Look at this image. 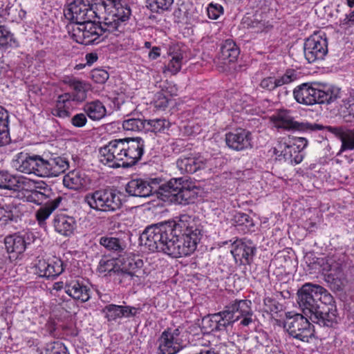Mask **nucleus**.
I'll return each instance as SVG.
<instances>
[{
	"label": "nucleus",
	"instance_id": "34",
	"mask_svg": "<svg viewBox=\"0 0 354 354\" xmlns=\"http://www.w3.org/2000/svg\"><path fill=\"white\" fill-rule=\"evenodd\" d=\"M63 183L71 189H81L85 184L84 174L80 170H73L64 176Z\"/></svg>",
	"mask_w": 354,
	"mask_h": 354
},
{
	"label": "nucleus",
	"instance_id": "20",
	"mask_svg": "<svg viewBox=\"0 0 354 354\" xmlns=\"http://www.w3.org/2000/svg\"><path fill=\"white\" fill-rule=\"evenodd\" d=\"M251 133L244 129H236L225 135L227 145L233 150L243 151L252 147Z\"/></svg>",
	"mask_w": 354,
	"mask_h": 354
},
{
	"label": "nucleus",
	"instance_id": "28",
	"mask_svg": "<svg viewBox=\"0 0 354 354\" xmlns=\"http://www.w3.org/2000/svg\"><path fill=\"white\" fill-rule=\"evenodd\" d=\"M233 221L236 230L240 233L248 234L255 231V225L253 219L245 213H236L234 216Z\"/></svg>",
	"mask_w": 354,
	"mask_h": 354
},
{
	"label": "nucleus",
	"instance_id": "49",
	"mask_svg": "<svg viewBox=\"0 0 354 354\" xmlns=\"http://www.w3.org/2000/svg\"><path fill=\"white\" fill-rule=\"evenodd\" d=\"M292 151L296 152V147L292 145H287L286 142H279L278 146L274 149V151L276 155L283 156L285 159L292 158Z\"/></svg>",
	"mask_w": 354,
	"mask_h": 354
},
{
	"label": "nucleus",
	"instance_id": "11",
	"mask_svg": "<svg viewBox=\"0 0 354 354\" xmlns=\"http://www.w3.org/2000/svg\"><path fill=\"white\" fill-rule=\"evenodd\" d=\"M123 151V139L111 140L100 149V160L110 167H120L124 161Z\"/></svg>",
	"mask_w": 354,
	"mask_h": 354
},
{
	"label": "nucleus",
	"instance_id": "24",
	"mask_svg": "<svg viewBox=\"0 0 354 354\" xmlns=\"http://www.w3.org/2000/svg\"><path fill=\"white\" fill-rule=\"evenodd\" d=\"M328 131L339 138L342 142L340 152L354 149V130L342 127H326Z\"/></svg>",
	"mask_w": 354,
	"mask_h": 354
},
{
	"label": "nucleus",
	"instance_id": "46",
	"mask_svg": "<svg viewBox=\"0 0 354 354\" xmlns=\"http://www.w3.org/2000/svg\"><path fill=\"white\" fill-rule=\"evenodd\" d=\"M35 166L33 174L41 177H48V159L46 160L41 156L37 155Z\"/></svg>",
	"mask_w": 354,
	"mask_h": 354
},
{
	"label": "nucleus",
	"instance_id": "4",
	"mask_svg": "<svg viewBox=\"0 0 354 354\" xmlns=\"http://www.w3.org/2000/svg\"><path fill=\"white\" fill-rule=\"evenodd\" d=\"M178 180H169L165 183H162L161 178H150L148 180L142 179H133L128 183L126 187V192L129 196L136 197H148L156 195L158 198L161 197L168 198L169 190H176L174 185H176Z\"/></svg>",
	"mask_w": 354,
	"mask_h": 354
},
{
	"label": "nucleus",
	"instance_id": "53",
	"mask_svg": "<svg viewBox=\"0 0 354 354\" xmlns=\"http://www.w3.org/2000/svg\"><path fill=\"white\" fill-rule=\"evenodd\" d=\"M207 11L209 18L217 19L223 14V8L220 4L211 3L208 6Z\"/></svg>",
	"mask_w": 354,
	"mask_h": 354
},
{
	"label": "nucleus",
	"instance_id": "30",
	"mask_svg": "<svg viewBox=\"0 0 354 354\" xmlns=\"http://www.w3.org/2000/svg\"><path fill=\"white\" fill-rule=\"evenodd\" d=\"M120 259L107 256L103 257L98 264L97 271L100 274L106 275H115L120 269Z\"/></svg>",
	"mask_w": 354,
	"mask_h": 354
},
{
	"label": "nucleus",
	"instance_id": "14",
	"mask_svg": "<svg viewBox=\"0 0 354 354\" xmlns=\"http://www.w3.org/2000/svg\"><path fill=\"white\" fill-rule=\"evenodd\" d=\"M124 157L122 167L128 168L140 160L144 153L145 141L140 137L123 139Z\"/></svg>",
	"mask_w": 354,
	"mask_h": 354
},
{
	"label": "nucleus",
	"instance_id": "62",
	"mask_svg": "<svg viewBox=\"0 0 354 354\" xmlns=\"http://www.w3.org/2000/svg\"><path fill=\"white\" fill-rule=\"evenodd\" d=\"M252 313L241 316V318H242V319L241 320L240 324L243 326H248L252 322Z\"/></svg>",
	"mask_w": 354,
	"mask_h": 354
},
{
	"label": "nucleus",
	"instance_id": "36",
	"mask_svg": "<svg viewBox=\"0 0 354 354\" xmlns=\"http://www.w3.org/2000/svg\"><path fill=\"white\" fill-rule=\"evenodd\" d=\"M62 201H48L41 205L35 213V218L38 224L41 225L45 223L50 214L59 207Z\"/></svg>",
	"mask_w": 354,
	"mask_h": 354
},
{
	"label": "nucleus",
	"instance_id": "52",
	"mask_svg": "<svg viewBox=\"0 0 354 354\" xmlns=\"http://www.w3.org/2000/svg\"><path fill=\"white\" fill-rule=\"evenodd\" d=\"M218 315L214 313L209 315L203 319L204 327L209 330V332H216L217 330V320Z\"/></svg>",
	"mask_w": 354,
	"mask_h": 354
},
{
	"label": "nucleus",
	"instance_id": "58",
	"mask_svg": "<svg viewBox=\"0 0 354 354\" xmlns=\"http://www.w3.org/2000/svg\"><path fill=\"white\" fill-rule=\"evenodd\" d=\"M10 38L11 34L10 31L4 26H0V46H6Z\"/></svg>",
	"mask_w": 354,
	"mask_h": 354
},
{
	"label": "nucleus",
	"instance_id": "48",
	"mask_svg": "<svg viewBox=\"0 0 354 354\" xmlns=\"http://www.w3.org/2000/svg\"><path fill=\"white\" fill-rule=\"evenodd\" d=\"M134 277H138L139 275L133 272H128L119 269L115 275V280L118 281L123 286L130 285Z\"/></svg>",
	"mask_w": 354,
	"mask_h": 354
},
{
	"label": "nucleus",
	"instance_id": "26",
	"mask_svg": "<svg viewBox=\"0 0 354 354\" xmlns=\"http://www.w3.org/2000/svg\"><path fill=\"white\" fill-rule=\"evenodd\" d=\"M37 155H29L28 153H19L17 155L16 159L13 160L12 166L25 174H33L35 166Z\"/></svg>",
	"mask_w": 354,
	"mask_h": 354
},
{
	"label": "nucleus",
	"instance_id": "59",
	"mask_svg": "<svg viewBox=\"0 0 354 354\" xmlns=\"http://www.w3.org/2000/svg\"><path fill=\"white\" fill-rule=\"evenodd\" d=\"M295 142L292 145L297 149L299 151L304 149L308 144V141L304 138H297L295 140Z\"/></svg>",
	"mask_w": 354,
	"mask_h": 354
},
{
	"label": "nucleus",
	"instance_id": "45",
	"mask_svg": "<svg viewBox=\"0 0 354 354\" xmlns=\"http://www.w3.org/2000/svg\"><path fill=\"white\" fill-rule=\"evenodd\" d=\"M217 315H218V319L217 320L218 322L216 323L218 331L225 330L227 326L234 322V318L232 317V314L226 312L225 310L218 313Z\"/></svg>",
	"mask_w": 354,
	"mask_h": 354
},
{
	"label": "nucleus",
	"instance_id": "41",
	"mask_svg": "<svg viewBox=\"0 0 354 354\" xmlns=\"http://www.w3.org/2000/svg\"><path fill=\"white\" fill-rule=\"evenodd\" d=\"M170 56L171 58L169 60L168 64L165 66L163 72L166 73L167 71L169 72L171 75H175L178 73L181 69L183 54L180 50H179L170 53Z\"/></svg>",
	"mask_w": 354,
	"mask_h": 354
},
{
	"label": "nucleus",
	"instance_id": "40",
	"mask_svg": "<svg viewBox=\"0 0 354 354\" xmlns=\"http://www.w3.org/2000/svg\"><path fill=\"white\" fill-rule=\"evenodd\" d=\"M20 187L19 180L7 171H0V188L17 192Z\"/></svg>",
	"mask_w": 354,
	"mask_h": 354
},
{
	"label": "nucleus",
	"instance_id": "15",
	"mask_svg": "<svg viewBox=\"0 0 354 354\" xmlns=\"http://www.w3.org/2000/svg\"><path fill=\"white\" fill-rule=\"evenodd\" d=\"M33 241V234L31 232H24L22 234L15 233L10 234L4 238L6 250L10 257L17 258L19 254L24 253L28 245Z\"/></svg>",
	"mask_w": 354,
	"mask_h": 354
},
{
	"label": "nucleus",
	"instance_id": "33",
	"mask_svg": "<svg viewBox=\"0 0 354 354\" xmlns=\"http://www.w3.org/2000/svg\"><path fill=\"white\" fill-rule=\"evenodd\" d=\"M83 110L92 120H100L106 113L104 104L99 100L87 102L84 105Z\"/></svg>",
	"mask_w": 354,
	"mask_h": 354
},
{
	"label": "nucleus",
	"instance_id": "32",
	"mask_svg": "<svg viewBox=\"0 0 354 354\" xmlns=\"http://www.w3.org/2000/svg\"><path fill=\"white\" fill-rule=\"evenodd\" d=\"M86 205L97 212H114L120 208L122 201H83Z\"/></svg>",
	"mask_w": 354,
	"mask_h": 354
},
{
	"label": "nucleus",
	"instance_id": "12",
	"mask_svg": "<svg viewBox=\"0 0 354 354\" xmlns=\"http://www.w3.org/2000/svg\"><path fill=\"white\" fill-rule=\"evenodd\" d=\"M272 120L278 128L287 130L317 131L323 129L322 125L309 122H298L294 120L290 111L279 110L272 117Z\"/></svg>",
	"mask_w": 354,
	"mask_h": 354
},
{
	"label": "nucleus",
	"instance_id": "9",
	"mask_svg": "<svg viewBox=\"0 0 354 354\" xmlns=\"http://www.w3.org/2000/svg\"><path fill=\"white\" fill-rule=\"evenodd\" d=\"M179 327H167L157 339V354H177L183 348Z\"/></svg>",
	"mask_w": 354,
	"mask_h": 354
},
{
	"label": "nucleus",
	"instance_id": "54",
	"mask_svg": "<svg viewBox=\"0 0 354 354\" xmlns=\"http://www.w3.org/2000/svg\"><path fill=\"white\" fill-rule=\"evenodd\" d=\"M153 101L155 107L159 109H165L169 103V100L162 92H158L156 94Z\"/></svg>",
	"mask_w": 354,
	"mask_h": 354
},
{
	"label": "nucleus",
	"instance_id": "3",
	"mask_svg": "<svg viewBox=\"0 0 354 354\" xmlns=\"http://www.w3.org/2000/svg\"><path fill=\"white\" fill-rule=\"evenodd\" d=\"M100 19L104 20V26L108 32L118 35L122 32L125 23L131 15L130 6L125 1L101 0Z\"/></svg>",
	"mask_w": 354,
	"mask_h": 354
},
{
	"label": "nucleus",
	"instance_id": "63",
	"mask_svg": "<svg viewBox=\"0 0 354 354\" xmlns=\"http://www.w3.org/2000/svg\"><path fill=\"white\" fill-rule=\"evenodd\" d=\"M97 55L94 53H88L86 55V63L88 65H91L97 60Z\"/></svg>",
	"mask_w": 354,
	"mask_h": 354
},
{
	"label": "nucleus",
	"instance_id": "37",
	"mask_svg": "<svg viewBox=\"0 0 354 354\" xmlns=\"http://www.w3.org/2000/svg\"><path fill=\"white\" fill-rule=\"evenodd\" d=\"M9 115L8 111L0 106V147L7 145L10 142L9 133Z\"/></svg>",
	"mask_w": 354,
	"mask_h": 354
},
{
	"label": "nucleus",
	"instance_id": "13",
	"mask_svg": "<svg viewBox=\"0 0 354 354\" xmlns=\"http://www.w3.org/2000/svg\"><path fill=\"white\" fill-rule=\"evenodd\" d=\"M113 109L117 111H122L127 116L131 118L124 120L122 122V127L126 131H145L146 120L135 117V113L129 114L127 108L133 107V103L128 100L125 101L122 95H118L112 99Z\"/></svg>",
	"mask_w": 354,
	"mask_h": 354
},
{
	"label": "nucleus",
	"instance_id": "35",
	"mask_svg": "<svg viewBox=\"0 0 354 354\" xmlns=\"http://www.w3.org/2000/svg\"><path fill=\"white\" fill-rule=\"evenodd\" d=\"M68 84L74 91L70 93L73 100L82 102L86 100V93L89 90V85L88 84L83 81L73 79L69 81Z\"/></svg>",
	"mask_w": 354,
	"mask_h": 354
},
{
	"label": "nucleus",
	"instance_id": "57",
	"mask_svg": "<svg viewBox=\"0 0 354 354\" xmlns=\"http://www.w3.org/2000/svg\"><path fill=\"white\" fill-rule=\"evenodd\" d=\"M51 189L48 187L40 188V190L35 191L32 194V198L37 199H46L50 197Z\"/></svg>",
	"mask_w": 354,
	"mask_h": 354
},
{
	"label": "nucleus",
	"instance_id": "22",
	"mask_svg": "<svg viewBox=\"0 0 354 354\" xmlns=\"http://www.w3.org/2000/svg\"><path fill=\"white\" fill-rule=\"evenodd\" d=\"M53 225L57 233L68 237L73 234L77 228V221L73 216L60 213L54 216Z\"/></svg>",
	"mask_w": 354,
	"mask_h": 354
},
{
	"label": "nucleus",
	"instance_id": "27",
	"mask_svg": "<svg viewBox=\"0 0 354 354\" xmlns=\"http://www.w3.org/2000/svg\"><path fill=\"white\" fill-rule=\"evenodd\" d=\"M240 53L239 48L232 39H226L221 46L219 57L225 64L235 62Z\"/></svg>",
	"mask_w": 354,
	"mask_h": 354
},
{
	"label": "nucleus",
	"instance_id": "55",
	"mask_svg": "<svg viewBox=\"0 0 354 354\" xmlns=\"http://www.w3.org/2000/svg\"><path fill=\"white\" fill-rule=\"evenodd\" d=\"M142 309L140 307H135L131 306H123L122 318L134 317L138 314L142 312Z\"/></svg>",
	"mask_w": 354,
	"mask_h": 354
},
{
	"label": "nucleus",
	"instance_id": "43",
	"mask_svg": "<svg viewBox=\"0 0 354 354\" xmlns=\"http://www.w3.org/2000/svg\"><path fill=\"white\" fill-rule=\"evenodd\" d=\"M147 7L152 12L162 13L169 10L174 3V0H147Z\"/></svg>",
	"mask_w": 354,
	"mask_h": 354
},
{
	"label": "nucleus",
	"instance_id": "56",
	"mask_svg": "<svg viewBox=\"0 0 354 354\" xmlns=\"http://www.w3.org/2000/svg\"><path fill=\"white\" fill-rule=\"evenodd\" d=\"M87 118L84 113H77L71 118V123L75 127H82L85 126Z\"/></svg>",
	"mask_w": 354,
	"mask_h": 354
},
{
	"label": "nucleus",
	"instance_id": "1",
	"mask_svg": "<svg viewBox=\"0 0 354 354\" xmlns=\"http://www.w3.org/2000/svg\"><path fill=\"white\" fill-rule=\"evenodd\" d=\"M198 219L181 214L172 221L147 226L140 236V243L152 252H161L174 258L193 253L201 236Z\"/></svg>",
	"mask_w": 354,
	"mask_h": 354
},
{
	"label": "nucleus",
	"instance_id": "61",
	"mask_svg": "<svg viewBox=\"0 0 354 354\" xmlns=\"http://www.w3.org/2000/svg\"><path fill=\"white\" fill-rule=\"evenodd\" d=\"M343 106L347 109H350L348 113L349 114H351L353 112H354V99L352 98L351 100L348 99L344 100Z\"/></svg>",
	"mask_w": 354,
	"mask_h": 354
},
{
	"label": "nucleus",
	"instance_id": "50",
	"mask_svg": "<svg viewBox=\"0 0 354 354\" xmlns=\"http://www.w3.org/2000/svg\"><path fill=\"white\" fill-rule=\"evenodd\" d=\"M46 354H69V352L64 343L57 341L47 346Z\"/></svg>",
	"mask_w": 354,
	"mask_h": 354
},
{
	"label": "nucleus",
	"instance_id": "44",
	"mask_svg": "<svg viewBox=\"0 0 354 354\" xmlns=\"http://www.w3.org/2000/svg\"><path fill=\"white\" fill-rule=\"evenodd\" d=\"M123 306L113 304H108L104 306L103 312L105 314V318L109 322L116 321L122 318Z\"/></svg>",
	"mask_w": 354,
	"mask_h": 354
},
{
	"label": "nucleus",
	"instance_id": "19",
	"mask_svg": "<svg viewBox=\"0 0 354 354\" xmlns=\"http://www.w3.org/2000/svg\"><path fill=\"white\" fill-rule=\"evenodd\" d=\"M64 270L63 261L57 257L47 261L39 259L35 266V271L38 276L46 279H55L61 274Z\"/></svg>",
	"mask_w": 354,
	"mask_h": 354
},
{
	"label": "nucleus",
	"instance_id": "42",
	"mask_svg": "<svg viewBox=\"0 0 354 354\" xmlns=\"http://www.w3.org/2000/svg\"><path fill=\"white\" fill-rule=\"evenodd\" d=\"M170 122L163 118L146 120L145 131H151L155 133L163 132L169 129Z\"/></svg>",
	"mask_w": 354,
	"mask_h": 354
},
{
	"label": "nucleus",
	"instance_id": "23",
	"mask_svg": "<svg viewBox=\"0 0 354 354\" xmlns=\"http://www.w3.org/2000/svg\"><path fill=\"white\" fill-rule=\"evenodd\" d=\"M298 78V73L294 69H288L281 77H268L263 78L260 82V87L263 89L271 91L274 88L284 84H290Z\"/></svg>",
	"mask_w": 354,
	"mask_h": 354
},
{
	"label": "nucleus",
	"instance_id": "16",
	"mask_svg": "<svg viewBox=\"0 0 354 354\" xmlns=\"http://www.w3.org/2000/svg\"><path fill=\"white\" fill-rule=\"evenodd\" d=\"M256 251V246L251 240L241 239L232 243L231 252L236 262L239 261L242 265H250Z\"/></svg>",
	"mask_w": 354,
	"mask_h": 354
},
{
	"label": "nucleus",
	"instance_id": "18",
	"mask_svg": "<svg viewBox=\"0 0 354 354\" xmlns=\"http://www.w3.org/2000/svg\"><path fill=\"white\" fill-rule=\"evenodd\" d=\"M178 180L176 185H174L175 190H169L168 198L174 197L176 199H189L193 198H203V191L198 187L191 186L189 180L185 177L174 178L171 180Z\"/></svg>",
	"mask_w": 354,
	"mask_h": 354
},
{
	"label": "nucleus",
	"instance_id": "47",
	"mask_svg": "<svg viewBox=\"0 0 354 354\" xmlns=\"http://www.w3.org/2000/svg\"><path fill=\"white\" fill-rule=\"evenodd\" d=\"M100 243L110 250L120 251L122 250V241L118 238L103 236L100 238Z\"/></svg>",
	"mask_w": 354,
	"mask_h": 354
},
{
	"label": "nucleus",
	"instance_id": "8",
	"mask_svg": "<svg viewBox=\"0 0 354 354\" xmlns=\"http://www.w3.org/2000/svg\"><path fill=\"white\" fill-rule=\"evenodd\" d=\"M108 32L104 26V20L99 24L91 21L73 26L72 38L77 43L89 45L97 41L103 33Z\"/></svg>",
	"mask_w": 354,
	"mask_h": 354
},
{
	"label": "nucleus",
	"instance_id": "25",
	"mask_svg": "<svg viewBox=\"0 0 354 354\" xmlns=\"http://www.w3.org/2000/svg\"><path fill=\"white\" fill-rule=\"evenodd\" d=\"M74 101L73 97L70 95V93L59 95L56 100L55 106L52 109V114L61 118L70 117V110L72 107V102Z\"/></svg>",
	"mask_w": 354,
	"mask_h": 354
},
{
	"label": "nucleus",
	"instance_id": "6",
	"mask_svg": "<svg viewBox=\"0 0 354 354\" xmlns=\"http://www.w3.org/2000/svg\"><path fill=\"white\" fill-rule=\"evenodd\" d=\"M101 0H74L64 12L65 17L74 22V26L82 23L100 19Z\"/></svg>",
	"mask_w": 354,
	"mask_h": 354
},
{
	"label": "nucleus",
	"instance_id": "31",
	"mask_svg": "<svg viewBox=\"0 0 354 354\" xmlns=\"http://www.w3.org/2000/svg\"><path fill=\"white\" fill-rule=\"evenodd\" d=\"M120 268L128 272H133L139 275L143 266L142 259L133 254H127L120 258Z\"/></svg>",
	"mask_w": 354,
	"mask_h": 354
},
{
	"label": "nucleus",
	"instance_id": "29",
	"mask_svg": "<svg viewBox=\"0 0 354 354\" xmlns=\"http://www.w3.org/2000/svg\"><path fill=\"white\" fill-rule=\"evenodd\" d=\"M251 301L248 300H237L226 306V312L232 314L234 322L241 319V316L252 314Z\"/></svg>",
	"mask_w": 354,
	"mask_h": 354
},
{
	"label": "nucleus",
	"instance_id": "10",
	"mask_svg": "<svg viewBox=\"0 0 354 354\" xmlns=\"http://www.w3.org/2000/svg\"><path fill=\"white\" fill-rule=\"evenodd\" d=\"M306 59L308 63L322 60L328 53V41L324 32H315L306 39L304 46Z\"/></svg>",
	"mask_w": 354,
	"mask_h": 354
},
{
	"label": "nucleus",
	"instance_id": "60",
	"mask_svg": "<svg viewBox=\"0 0 354 354\" xmlns=\"http://www.w3.org/2000/svg\"><path fill=\"white\" fill-rule=\"evenodd\" d=\"M160 56V48L153 46L148 53V57L151 60H155Z\"/></svg>",
	"mask_w": 354,
	"mask_h": 354
},
{
	"label": "nucleus",
	"instance_id": "21",
	"mask_svg": "<svg viewBox=\"0 0 354 354\" xmlns=\"http://www.w3.org/2000/svg\"><path fill=\"white\" fill-rule=\"evenodd\" d=\"M65 292L73 299L85 303L91 298V289L83 281L71 279L65 283Z\"/></svg>",
	"mask_w": 354,
	"mask_h": 354
},
{
	"label": "nucleus",
	"instance_id": "51",
	"mask_svg": "<svg viewBox=\"0 0 354 354\" xmlns=\"http://www.w3.org/2000/svg\"><path fill=\"white\" fill-rule=\"evenodd\" d=\"M108 72L102 68H95L91 72V79L97 84H104L109 79Z\"/></svg>",
	"mask_w": 354,
	"mask_h": 354
},
{
	"label": "nucleus",
	"instance_id": "5",
	"mask_svg": "<svg viewBox=\"0 0 354 354\" xmlns=\"http://www.w3.org/2000/svg\"><path fill=\"white\" fill-rule=\"evenodd\" d=\"M339 89L335 88H316L308 84H302L293 91L294 97L298 103L305 105L330 104L339 97Z\"/></svg>",
	"mask_w": 354,
	"mask_h": 354
},
{
	"label": "nucleus",
	"instance_id": "39",
	"mask_svg": "<svg viewBox=\"0 0 354 354\" xmlns=\"http://www.w3.org/2000/svg\"><path fill=\"white\" fill-rule=\"evenodd\" d=\"M126 195L113 187H106L95 191L91 194V199H120Z\"/></svg>",
	"mask_w": 354,
	"mask_h": 354
},
{
	"label": "nucleus",
	"instance_id": "7",
	"mask_svg": "<svg viewBox=\"0 0 354 354\" xmlns=\"http://www.w3.org/2000/svg\"><path fill=\"white\" fill-rule=\"evenodd\" d=\"M283 327L290 336L302 342H308L313 336V326L300 313L286 312Z\"/></svg>",
	"mask_w": 354,
	"mask_h": 354
},
{
	"label": "nucleus",
	"instance_id": "17",
	"mask_svg": "<svg viewBox=\"0 0 354 354\" xmlns=\"http://www.w3.org/2000/svg\"><path fill=\"white\" fill-rule=\"evenodd\" d=\"M210 160L198 154L182 156L176 160V167L183 174H194L209 167Z\"/></svg>",
	"mask_w": 354,
	"mask_h": 354
},
{
	"label": "nucleus",
	"instance_id": "2",
	"mask_svg": "<svg viewBox=\"0 0 354 354\" xmlns=\"http://www.w3.org/2000/svg\"><path fill=\"white\" fill-rule=\"evenodd\" d=\"M302 312L319 326L333 328L337 324V308L333 296L319 285L306 283L297 292Z\"/></svg>",
	"mask_w": 354,
	"mask_h": 354
},
{
	"label": "nucleus",
	"instance_id": "64",
	"mask_svg": "<svg viewBox=\"0 0 354 354\" xmlns=\"http://www.w3.org/2000/svg\"><path fill=\"white\" fill-rule=\"evenodd\" d=\"M63 288L65 289V283L63 281L55 282L53 286V290H55L57 291L61 290Z\"/></svg>",
	"mask_w": 354,
	"mask_h": 354
},
{
	"label": "nucleus",
	"instance_id": "38",
	"mask_svg": "<svg viewBox=\"0 0 354 354\" xmlns=\"http://www.w3.org/2000/svg\"><path fill=\"white\" fill-rule=\"evenodd\" d=\"M68 168V162L64 158L57 156L48 159V177L57 176Z\"/></svg>",
	"mask_w": 354,
	"mask_h": 354
}]
</instances>
